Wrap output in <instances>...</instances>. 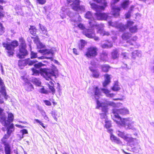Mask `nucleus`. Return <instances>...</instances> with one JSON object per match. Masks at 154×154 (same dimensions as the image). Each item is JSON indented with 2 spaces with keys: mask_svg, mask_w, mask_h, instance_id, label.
Listing matches in <instances>:
<instances>
[{
  "mask_svg": "<svg viewBox=\"0 0 154 154\" xmlns=\"http://www.w3.org/2000/svg\"><path fill=\"white\" fill-rule=\"evenodd\" d=\"M122 139L128 143H131L133 141V138L131 137H128V134L125 135Z\"/></svg>",
  "mask_w": 154,
  "mask_h": 154,
  "instance_id": "obj_33",
  "label": "nucleus"
},
{
  "mask_svg": "<svg viewBox=\"0 0 154 154\" xmlns=\"http://www.w3.org/2000/svg\"><path fill=\"white\" fill-rule=\"evenodd\" d=\"M5 32V28L2 24L0 23V35H2Z\"/></svg>",
  "mask_w": 154,
  "mask_h": 154,
  "instance_id": "obj_45",
  "label": "nucleus"
},
{
  "mask_svg": "<svg viewBox=\"0 0 154 154\" xmlns=\"http://www.w3.org/2000/svg\"><path fill=\"white\" fill-rule=\"evenodd\" d=\"M43 102L45 103V104L48 106H50L51 105V104L50 101L45 100L43 101Z\"/></svg>",
  "mask_w": 154,
  "mask_h": 154,
  "instance_id": "obj_56",
  "label": "nucleus"
},
{
  "mask_svg": "<svg viewBox=\"0 0 154 154\" xmlns=\"http://www.w3.org/2000/svg\"><path fill=\"white\" fill-rule=\"evenodd\" d=\"M107 105L110 106H112L113 107H116V104L115 103L113 102H108L107 103Z\"/></svg>",
  "mask_w": 154,
  "mask_h": 154,
  "instance_id": "obj_54",
  "label": "nucleus"
},
{
  "mask_svg": "<svg viewBox=\"0 0 154 154\" xmlns=\"http://www.w3.org/2000/svg\"><path fill=\"white\" fill-rule=\"evenodd\" d=\"M110 138L111 141L112 142L118 144L122 143V142L120 139L115 136L114 135H112L111 136H110Z\"/></svg>",
  "mask_w": 154,
  "mask_h": 154,
  "instance_id": "obj_21",
  "label": "nucleus"
},
{
  "mask_svg": "<svg viewBox=\"0 0 154 154\" xmlns=\"http://www.w3.org/2000/svg\"><path fill=\"white\" fill-rule=\"evenodd\" d=\"M30 58L33 59L37 57V53L34 52L33 51H31L30 53Z\"/></svg>",
  "mask_w": 154,
  "mask_h": 154,
  "instance_id": "obj_46",
  "label": "nucleus"
},
{
  "mask_svg": "<svg viewBox=\"0 0 154 154\" xmlns=\"http://www.w3.org/2000/svg\"><path fill=\"white\" fill-rule=\"evenodd\" d=\"M18 65L19 66H26V64H25V60H19Z\"/></svg>",
  "mask_w": 154,
  "mask_h": 154,
  "instance_id": "obj_42",
  "label": "nucleus"
},
{
  "mask_svg": "<svg viewBox=\"0 0 154 154\" xmlns=\"http://www.w3.org/2000/svg\"><path fill=\"white\" fill-rule=\"evenodd\" d=\"M117 132V134L118 136L122 138H123L125 135L124 132L121 131L119 130H118Z\"/></svg>",
  "mask_w": 154,
  "mask_h": 154,
  "instance_id": "obj_41",
  "label": "nucleus"
},
{
  "mask_svg": "<svg viewBox=\"0 0 154 154\" xmlns=\"http://www.w3.org/2000/svg\"><path fill=\"white\" fill-rule=\"evenodd\" d=\"M100 68L102 72H108L111 68V66L107 64H104L101 66Z\"/></svg>",
  "mask_w": 154,
  "mask_h": 154,
  "instance_id": "obj_19",
  "label": "nucleus"
},
{
  "mask_svg": "<svg viewBox=\"0 0 154 154\" xmlns=\"http://www.w3.org/2000/svg\"><path fill=\"white\" fill-rule=\"evenodd\" d=\"M21 77L22 79L25 82V83H27V82H29L28 79L26 78L24 76H21Z\"/></svg>",
  "mask_w": 154,
  "mask_h": 154,
  "instance_id": "obj_58",
  "label": "nucleus"
},
{
  "mask_svg": "<svg viewBox=\"0 0 154 154\" xmlns=\"http://www.w3.org/2000/svg\"><path fill=\"white\" fill-rule=\"evenodd\" d=\"M93 91L95 97L96 96L99 97L102 95L100 89L98 86H97L94 87L93 89Z\"/></svg>",
  "mask_w": 154,
  "mask_h": 154,
  "instance_id": "obj_23",
  "label": "nucleus"
},
{
  "mask_svg": "<svg viewBox=\"0 0 154 154\" xmlns=\"http://www.w3.org/2000/svg\"><path fill=\"white\" fill-rule=\"evenodd\" d=\"M103 29H99L98 30V32L99 33H101L103 35H109V33L108 32L103 31Z\"/></svg>",
  "mask_w": 154,
  "mask_h": 154,
  "instance_id": "obj_38",
  "label": "nucleus"
},
{
  "mask_svg": "<svg viewBox=\"0 0 154 154\" xmlns=\"http://www.w3.org/2000/svg\"><path fill=\"white\" fill-rule=\"evenodd\" d=\"M20 132L22 133V135H23L24 134H27L28 133V132L27 130L25 129L20 130Z\"/></svg>",
  "mask_w": 154,
  "mask_h": 154,
  "instance_id": "obj_57",
  "label": "nucleus"
},
{
  "mask_svg": "<svg viewBox=\"0 0 154 154\" xmlns=\"http://www.w3.org/2000/svg\"><path fill=\"white\" fill-rule=\"evenodd\" d=\"M129 2L128 0H125L121 4V7L123 9H125L129 5Z\"/></svg>",
  "mask_w": 154,
  "mask_h": 154,
  "instance_id": "obj_30",
  "label": "nucleus"
},
{
  "mask_svg": "<svg viewBox=\"0 0 154 154\" xmlns=\"http://www.w3.org/2000/svg\"><path fill=\"white\" fill-rule=\"evenodd\" d=\"M120 89V88L119 87L118 83L117 82H116L114 84L112 88V90L115 91H117Z\"/></svg>",
  "mask_w": 154,
  "mask_h": 154,
  "instance_id": "obj_39",
  "label": "nucleus"
},
{
  "mask_svg": "<svg viewBox=\"0 0 154 154\" xmlns=\"http://www.w3.org/2000/svg\"><path fill=\"white\" fill-rule=\"evenodd\" d=\"M40 73L42 75H43L44 78L47 80L53 81L51 79L52 76H56L55 70L53 69H49L46 68H41L40 69Z\"/></svg>",
  "mask_w": 154,
  "mask_h": 154,
  "instance_id": "obj_5",
  "label": "nucleus"
},
{
  "mask_svg": "<svg viewBox=\"0 0 154 154\" xmlns=\"http://www.w3.org/2000/svg\"><path fill=\"white\" fill-rule=\"evenodd\" d=\"M130 32L131 33H134L137 32L138 30V28L137 25L130 27L129 28Z\"/></svg>",
  "mask_w": 154,
  "mask_h": 154,
  "instance_id": "obj_28",
  "label": "nucleus"
},
{
  "mask_svg": "<svg viewBox=\"0 0 154 154\" xmlns=\"http://www.w3.org/2000/svg\"><path fill=\"white\" fill-rule=\"evenodd\" d=\"M101 90L106 95V97H112L115 95L113 93H109L110 91L107 89L102 88Z\"/></svg>",
  "mask_w": 154,
  "mask_h": 154,
  "instance_id": "obj_24",
  "label": "nucleus"
},
{
  "mask_svg": "<svg viewBox=\"0 0 154 154\" xmlns=\"http://www.w3.org/2000/svg\"><path fill=\"white\" fill-rule=\"evenodd\" d=\"M127 23L126 26L127 28L128 27L129 28L130 27H131V26L133 25L134 23L132 21L128 20L127 21Z\"/></svg>",
  "mask_w": 154,
  "mask_h": 154,
  "instance_id": "obj_47",
  "label": "nucleus"
},
{
  "mask_svg": "<svg viewBox=\"0 0 154 154\" xmlns=\"http://www.w3.org/2000/svg\"><path fill=\"white\" fill-rule=\"evenodd\" d=\"M78 26L81 30H84L85 29V27L84 25L81 23H79L78 25Z\"/></svg>",
  "mask_w": 154,
  "mask_h": 154,
  "instance_id": "obj_53",
  "label": "nucleus"
},
{
  "mask_svg": "<svg viewBox=\"0 0 154 154\" xmlns=\"http://www.w3.org/2000/svg\"><path fill=\"white\" fill-rule=\"evenodd\" d=\"M49 83L48 82L46 83V85L48 86L49 89L50 91L52 92V94H54L56 92V90L54 88V84L53 83L52 81H50Z\"/></svg>",
  "mask_w": 154,
  "mask_h": 154,
  "instance_id": "obj_18",
  "label": "nucleus"
},
{
  "mask_svg": "<svg viewBox=\"0 0 154 154\" xmlns=\"http://www.w3.org/2000/svg\"><path fill=\"white\" fill-rule=\"evenodd\" d=\"M3 85L4 83L2 81V80L0 77V85L2 86L1 90H0V93L4 96L5 100H7L8 97V95L7 94L5 86H3Z\"/></svg>",
  "mask_w": 154,
  "mask_h": 154,
  "instance_id": "obj_11",
  "label": "nucleus"
},
{
  "mask_svg": "<svg viewBox=\"0 0 154 154\" xmlns=\"http://www.w3.org/2000/svg\"><path fill=\"white\" fill-rule=\"evenodd\" d=\"M25 89L28 92L34 89L33 85L29 82H27L25 84Z\"/></svg>",
  "mask_w": 154,
  "mask_h": 154,
  "instance_id": "obj_22",
  "label": "nucleus"
},
{
  "mask_svg": "<svg viewBox=\"0 0 154 154\" xmlns=\"http://www.w3.org/2000/svg\"><path fill=\"white\" fill-rule=\"evenodd\" d=\"M111 75L108 74H106L104 75L105 80L102 82V85L103 87H106L111 82Z\"/></svg>",
  "mask_w": 154,
  "mask_h": 154,
  "instance_id": "obj_13",
  "label": "nucleus"
},
{
  "mask_svg": "<svg viewBox=\"0 0 154 154\" xmlns=\"http://www.w3.org/2000/svg\"><path fill=\"white\" fill-rule=\"evenodd\" d=\"M73 53L76 55L79 54V52H78L77 49L75 48H73Z\"/></svg>",
  "mask_w": 154,
  "mask_h": 154,
  "instance_id": "obj_61",
  "label": "nucleus"
},
{
  "mask_svg": "<svg viewBox=\"0 0 154 154\" xmlns=\"http://www.w3.org/2000/svg\"><path fill=\"white\" fill-rule=\"evenodd\" d=\"M32 82L33 83L39 86L41 84V83L39 80L36 78L32 79Z\"/></svg>",
  "mask_w": 154,
  "mask_h": 154,
  "instance_id": "obj_37",
  "label": "nucleus"
},
{
  "mask_svg": "<svg viewBox=\"0 0 154 154\" xmlns=\"http://www.w3.org/2000/svg\"><path fill=\"white\" fill-rule=\"evenodd\" d=\"M34 121L38 123L43 128H45V126L44 125L43 123L41 121L38 119H35Z\"/></svg>",
  "mask_w": 154,
  "mask_h": 154,
  "instance_id": "obj_49",
  "label": "nucleus"
},
{
  "mask_svg": "<svg viewBox=\"0 0 154 154\" xmlns=\"http://www.w3.org/2000/svg\"><path fill=\"white\" fill-rule=\"evenodd\" d=\"M14 126L13 123L7 128V134H4L1 139L2 143L4 146L5 154H11V148L10 144L7 141V139L10 136L11 134L14 131Z\"/></svg>",
  "mask_w": 154,
  "mask_h": 154,
  "instance_id": "obj_3",
  "label": "nucleus"
},
{
  "mask_svg": "<svg viewBox=\"0 0 154 154\" xmlns=\"http://www.w3.org/2000/svg\"><path fill=\"white\" fill-rule=\"evenodd\" d=\"M121 55L124 58L127 59L128 58V54L126 52H123L121 54Z\"/></svg>",
  "mask_w": 154,
  "mask_h": 154,
  "instance_id": "obj_52",
  "label": "nucleus"
},
{
  "mask_svg": "<svg viewBox=\"0 0 154 154\" xmlns=\"http://www.w3.org/2000/svg\"><path fill=\"white\" fill-rule=\"evenodd\" d=\"M80 1L79 0H75L70 4L72 9L76 11L83 10L85 9V7L83 5H80Z\"/></svg>",
  "mask_w": 154,
  "mask_h": 154,
  "instance_id": "obj_8",
  "label": "nucleus"
},
{
  "mask_svg": "<svg viewBox=\"0 0 154 154\" xmlns=\"http://www.w3.org/2000/svg\"><path fill=\"white\" fill-rule=\"evenodd\" d=\"M97 106L96 107V109H99L100 107L102 106V103H100L98 100H97L96 101Z\"/></svg>",
  "mask_w": 154,
  "mask_h": 154,
  "instance_id": "obj_51",
  "label": "nucleus"
},
{
  "mask_svg": "<svg viewBox=\"0 0 154 154\" xmlns=\"http://www.w3.org/2000/svg\"><path fill=\"white\" fill-rule=\"evenodd\" d=\"M137 38V37L136 36H134L133 37V38L131 39L130 40L127 41V42L128 43H130L131 41L135 42L136 41Z\"/></svg>",
  "mask_w": 154,
  "mask_h": 154,
  "instance_id": "obj_60",
  "label": "nucleus"
},
{
  "mask_svg": "<svg viewBox=\"0 0 154 154\" xmlns=\"http://www.w3.org/2000/svg\"><path fill=\"white\" fill-rule=\"evenodd\" d=\"M111 57L113 60L117 59L119 57V51L116 48L112 50L111 53Z\"/></svg>",
  "mask_w": 154,
  "mask_h": 154,
  "instance_id": "obj_15",
  "label": "nucleus"
},
{
  "mask_svg": "<svg viewBox=\"0 0 154 154\" xmlns=\"http://www.w3.org/2000/svg\"><path fill=\"white\" fill-rule=\"evenodd\" d=\"M93 1L101 5H99L95 3H92L90 5L92 9L96 11L94 15L96 19L98 20H106L108 17V14L102 12L101 11H104L107 6L106 0H93Z\"/></svg>",
  "mask_w": 154,
  "mask_h": 154,
  "instance_id": "obj_1",
  "label": "nucleus"
},
{
  "mask_svg": "<svg viewBox=\"0 0 154 154\" xmlns=\"http://www.w3.org/2000/svg\"><path fill=\"white\" fill-rule=\"evenodd\" d=\"M19 41L20 42V45L19 46H27L25 41L22 37L19 38Z\"/></svg>",
  "mask_w": 154,
  "mask_h": 154,
  "instance_id": "obj_35",
  "label": "nucleus"
},
{
  "mask_svg": "<svg viewBox=\"0 0 154 154\" xmlns=\"http://www.w3.org/2000/svg\"><path fill=\"white\" fill-rule=\"evenodd\" d=\"M90 64L91 65L93 66H96V62L94 60L91 61L90 62Z\"/></svg>",
  "mask_w": 154,
  "mask_h": 154,
  "instance_id": "obj_62",
  "label": "nucleus"
},
{
  "mask_svg": "<svg viewBox=\"0 0 154 154\" xmlns=\"http://www.w3.org/2000/svg\"><path fill=\"white\" fill-rule=\"evenodd\" d=\"M83 33L88 38H93L95 36V34L93 30L87 29L84 31Z\"/></svg>",
  "mask_w": 154,
  "mask_h": 154,
  "instance_id": "obj_10",
  "label": "nucleus"
},
{
  "mask_svg": "<svg viewBox=\"0 0 154 154\" xmlns=\"http://www.w3.org/2000/svg\"><path fill=\"white\" fill-rule=\"evenodd\" d=\"M80 42L81 43V49H82L84 48L85 45L86 44V42L84 40L82 39L80 40Z\"/></svg>",
  "mask_w": 154,
  "mask_h": 154,
  "instance_id": "obj_50",
  "label": "nucleus"
},
{
  "mask_svg": "<svg viewBox=\"0 0 154 154\" xmlns=\"http://www.w3.org/2000/svg\"><path fill=\"white\" fill-rule=\"evenodd\" d=\"M116 27L118 29L119 31L123 32L127 29L126 25L122 23H119L116 24Z\"/></svg>",
  "mask_w": 154,
  "mask_h": 154,
  "instance_id": "obj_17",
  "label": "nucleus"
},
{
  "mask_svg": "<svg viewBox=\"0 0 154 154\" xmlns=\"http://www.w3.org/2000/svg\"><path fill=\"white\" fill-rule=\"evenodd\" d=\"M8 113L7 119H8L10 123L12 122L14 120V116L13 114L11 112H7Z\"/></svg>",
  "mask_w": 154,
  "mask_h": 154,
  "instance_id": "obj_29",
  "label": "nucleus"
},
{
  "mask_svg": "<svg viewBox=\"0 0 154 154\" xmlns=\"http://www.w3.org/2000/svg\"><path fill=\"white\" fill-rule=\"evenodd\" d=\"M113 46L112 43L111 42H108L107 44H103L101 45V47L103 48H110Z\"/></svg>",
  "mask_w": 154,
  "mask_h": 154,
  "instance_id": "obj_27",
  "label": "nucleus"
},
{
  "mask_svg": "<svg viewBox=\"0 0 154 154\" xmlns=\"http://www.w3.org/2000/svg\"><path fill=\"white\" fill-rule=\"evenodd\" d=\"M112 113L114 115L113 119L116 123L123 125L129 129H132L133 128L132 122L129 120V119H122L119 115V114L122 115L128 114L129 111L128 109L125 108L119 109H114L112 110Z\"/></svg>",
  "mask_w": 154,
  "mask_h": 154,
  "instance_id": "obj_2",
  "label": "nucleus"
},
{
  "mask_svg": "<svg viewBox=\"0 0 154 154\" xmlns=\"http://www.w3.org/2000/svg\"><path fill=\"white\" fill-rule=\"evenodd\" d=\"M4 103V101L2 99L0 98V104ZM3 111V109L0 107V122L4 126L7 127L10 124L8 119H7L6 116L4 115H1Z\"/></svg>",
  "mask_w": 154,
  "mask_h": 154,
  "instance_id": "obj_7",
  "label": "nucleus"
},
{
  "mask_svg": "<svg viewBox=\"0 0 154 154\" xmlns=\"http://www.w3.org/2000/svg\"><path fill=\"white\" fill-rule=\"evenodd\" d=\"M34 41L35 42H38L39 41V38L37 36H36V37L34 38Z\"/></svg>",
  "mask_w": 154,
  "mask_h": 154,
  "instance_id": "obj_64",
  "label": "nucleus"
},
{
  "mask_svg": "<svg viewBox=\"0 0 154 154\" xmlns=\"http://www.w3.org/2000/svg\"><path fill=\"white\" fill-rule=\"evenodd\" d=\"M108 53L106 51H103L99 55V59L102 61L106 62L108 58Z\"/></svg>",
  "mask_w": 154,
  "mask_h": 154,
  "instance_id": "obj_16",
  "label": "nucleus"
},
{
  "mask_svg": "<svg viewBox=\"0 0 154 154\" xmlns=\"http://www.w3.org/2000/svg\"><path fill=\"white\" fill-rule=\"evenodd\" d=\"M98 49L95 46H91L87 48L85 55L88 58H92L97 56L98 54Z\"/></svg>",
  "mask_w": 154,
  "mask_h": 154,
  "instance_id": "obj_6",
  "label": "nucleus"
},
{
  "mask_svg": "<svg viewBox=\"0 0 154 154\" xmlns=\"http://www.w3.org/2000/svg\"><path fill=\"white\" fill-rule=\"evenodd\" d=\"M131 34L128 32H125L122 35V38L124 40H127L131 37Z\"/></svg>",
  "mask_w": 154,
  "mask_h": 154,
  "instance_id": "obj_25",
  "label": "nucleus"
},
{
  "mask_svg": "<svg viewBox=\"0 0 154 154\" xmlns=\"http://www.w3.org/2000/svg\"><path fill=\"white\" fill-rule=\"evenodd\" d=\"M122 139L128 143H131L133 141V138L131 137H128V134L125 135Z\"/></svg>",
  "mask_w": 154,
  "mask_h": 154,
  "instance_id": "obj_32",
  "label": "nucleus"
},
{
  "mask_svg": "<svg viewBox=\"0 0 154 154\" xmlns=\"http://www.w3.org/2000/svg\"><path fill=\"white\" fill-rule=\"evenodd\" d=\"M38 3L40 5H44L46 2V0H36Z\"/></svg>",
  "mask_w": 154,
  "mask_h": 154,
  "instance_id": "obj_55",
  "label": "nucleus"
},
{
  "mask_svg": "<svg viewBox=\"0 0 154 154\" xmlns=\"http://www.w3.org/2000/svg\"><path fill=\"white\" fill-rule=\"evenodd\" d=\"M6 2L4 0H0V4L6 3ZM4 9L3 7L0 5V10L3 11ZM5 16V13L4 11H0V19H1Z\"/></svg>",
  "mask_w": 154,
  "mask_h": 154,
  "instance_id": "obj_20",
  "label": "nucleus"
},
{
  "mask_svg": "<svg viewBox=\"0 0 154 154\" xmlns=\"http://www.w3.org/2000/svg\"><path fill=\"white\" fill-rule=\"evenodd\" d=\"M30 33L32 35L35 36L36 34L37 29L36 27L33 26H30V28L29 29Z\"/></svg>",
  "mask_w": 154,
  "mask_h": 154,
  "instance_id": "obj_26",
  "label": "nucleus"
},
{
  "mask_svg": "<svg viewBox=\"0 0 154 154\" xmlns=\"http://www.w3.org/2000/svg\"><path fill=\"white\" fill-rule=\"evenodd\" d=\"M26 46H19V52L16 56L20 59L23 58L28 54V52L26 49Z\"/></svg>",
  "mask_w": 154,
  "mask_h": 154,
  "instance_id": "obj_9",
  "label": "nucleus"
},
{
  "mask_svg": "<svg viewBox=\"0 0 154 154\" xmlns=\"http://www.w3.org/2000/svg\"><path fill=\"white\" fill-rule=\"evenodd\" d=\"M130 16L131 14L130 12H128L125 14V18H128L130 17Z\"/></svg>",
  "mask_w": 154,
  "mask_h": 154,
  "instance_id": "obj_63",
  "label": "nucleus"
},
{
  "mask_svg": "<svg viewBox=\"0 0 154 154\" xmlns=\"http://www.w3.org/2000/svg\"><path fill=\"white\" fill-rule=\"evenodd\" d=\"M25 61L26 65H28L29 66L32 65L37 62V61L36 60H31L29 58L25 59Z\"/></svg>",
  "mask_w": 154,
  "mask_h": 154,
  "instance_id": "obj_34",
  "label": "nucleus"
},
{
  "mask_svg": "<svg viewBox=\"0 0 154 154\" xmlns=\"http://www.w3.org/2000/svg\"><path fill=\"white\" fill-rule=\"evenodd\" d=\"M108 108L106 106H103L102 108V112H104V113H102L100 114V115L101 116H106V113L107 112Z\"/></svg>",
  "mask_w": 154,
  "mask_h": 154,
  "instance_id": "obj_36",
  "label": "nucleus"
},
{
  "mask_svg": "<svg viewBox=\"0 0 154 154\" xmlns=\"http://www.w3.org/2000/svg\"><path fill=\"white\" fill-rule=\"evenodd\" d=\"M44 64L40 62L37 63L35 64L34 66L36 68H39L41 67L44 66Z\"/></svg>",
  "mask_w": 154,
  "mask_h": 154,
  "instance_id": "obj_48",
  "label": "nucleus"
},
{
  "mask_svg": "<svg viewBox=\"0 0 154 154\" xmlns=\"http://www.w3.org/2000/svg\"><path fill=\"white\" fill-rule=\"evenodd\" d=\"M51 114L52 116L54 118V119L57 120V118L56 117V116H57V114L56 112H55V111H52L51 112Z\"/></svg>",
  "mask_w": 154,
  "mask_h": 154,
  "instance_id": "obj_59",
  "label": "nucleus"
},
{
  "mask_svg": "<svg viewBox=\"0 0 154 154\" xmlns=\"http://www.w3.org/2000/svg\"><path fill=\"white\" fill-rule=\"evenodd\" d=\"M89 68L92 73V77L95 78H98L100 77V75L97 69H94L92 66L89 67Z\"/></svg>",
  "mask_w": 154,
  "mask_h": 154,
  "instance_id": "obj_14",
  "label": "nucleus"
},
{
  "mask_svg": "<svg viewBox=\"0 0 154 154\" xmlns=\"http://www.w3.org/2000/svg\"><path fill=\"white\" fill-rule=\"evenodd\" d=\"M106 124L104 125V127L106 128H109L111 126V121H106L105 122Z\"/></svg>",
  "mask_w": 154,
  "mask_h": 154,
  "instance_id": "obj_43",
  "label": "nucleus"
},
{
  "mask_svg": "<svg viewBox=\"0 0 154 154\" xmlns=\"http://www.w3.org/2000/svg\"><path fill=\"white\" fill-rule=\"evenodd\" d=\"M120 8L118 7L113 6L112 8V15L115 17H117L120 16Z\"/></svg>",
  "mask_w": 154,
  "mask_h": 154,
  "instance_id": "obj_12",
  "label": "nucleus"
},
{
  "mask_svg": "<svg viewBox=\"0 0 154 154\" xmlns=\"http://www.w3.org/2000/svg\"><path fill=\"white\" fill-rule=\"evenodd\" d=\"M85 18L87 19H93L94 20V19L93 18L92 13L90 11H87L85 14Z\"/></svg>",
  "mask_w": 154,
  "mask_h": 154,
  "instance_id": "obj_31",
  "label": "nucleus"
},
{
  "mask_svg": "<svg viewBox=\"0 0 154 154\" xmlns=\"http://www.w3.org/2000/svg\"><path fill=\"white\" fill-rule=\"evenodd\" d=\"M3 47L5 48L6 50L8 55L9 57L13 56L14 49L18 45V42L17 40H13L9 43L7 42H3L2 43Z\"/></svg>",
  "mask_w": 154,
  "mask_h": 154,
  "instance_id": "obj_4",
  "label": "nucleus"
},
{
  "mask_svg": "<svg viewBox=\"0 0 154 154\" xmlns=\"http://www.w3.org/2000/svg\"><path fill=\"white\" fill-rule=\"evenodd\" d=\"M31 70L32 72V75L37 76L39 75L40 72L38 70H36L34 68H32Z\"/></svg>",
  "mask_w": 154,
  "mask_h": 154,
  "instance_id": "obj_40",
  "label": "nucleus"
},
{
  "mask_svg": "<svg viewBox=\"0 0 154 154\" xmlns=\"http://www.w3.org/2000/svg\"><path fill=\"white\" fill-rule=\"evenodd\" d=\"M40 92L42 94H48L49 91L45 89L44 86H43L40 89Z\"/></svg>",
  "mask_w": 154,
  "mask_h": 154,
  "instance_id": "obj_44",
  "label": "nucleus"
}]
</instances>
